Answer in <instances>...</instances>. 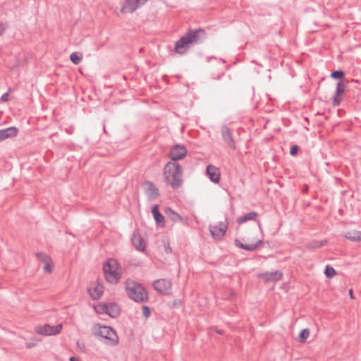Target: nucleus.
I'll list each match as a JSON object with an SVG mask.
<instances>
[{
	"label": "nucleus",
	"instance_id": "nucleus-40",
	"mask_svg": "<svg viewBox=\"0 0 361 361\" xmlns=\"http://www.w3.org/2000/svg\"><path fill=\"white\" fill-rule=\"evenodd\" d=\"M69 360L70 361H80L79 359L75 357H71Z\"/></svg>",
	"mask_w": 361,
	"mask_h": 361
},
{
	"label": "nucleus",
	"instance_id": "nucleus-6",
	"mask_svg": "<svg viewBox=\"0 0 361 361\" xmlns=\"http://www.w3.org/2000/svg\"><path fill=\"white\" fill-rule=\"evenodd\" d=\"M228 229L227 219L225 221H220L217 225H210L209 227V232L212 238L216 240H221L224 237Z\"/></svg>",
	"mask_w": 361,
	"mask_h": 361
},
{
	"label": "nucleus",
	"instance_id": "nucleus-15",
	"mask_svg": "<svg viewBox=\"0 0 361 361\" xmlns=\"http://www.w3.org/2000/svg\"><path fill=\"white\" fill-rule=\"evenodd\" d=\"M132 245L136 250L144 252L146 249V245L143 242V238L139 233H133L131 236Z\"/></svg>",
	"mask_w": 361,
	"mask_h": 361
},
{
	"label": "nucleus",
	"instance_id": "nucleus-7",
	"mask_svg": "<svg viewBox=\"0 0 361 361\" xmlns=\"http://www.w3.org/2000/svg\"><path fill=\"white\" fill-rule=\"evenodd\" d=\"M154 288L161 295H169L171 293V281L166 279H160L154 281Z\"/></svg>",
	"mask_w": 361,
	"mask_h": 361
},
{
	"label": "nucleus",
	"instance_id": "nucleus-13",
	"mask_svg": "<svg viewBox=\"0 0 361 361\" xmlns=\"http://www.w3.org/2000/svg\"><path fill=\"white\" fill-rule=\"evenodd\" d=\"M144 185L146 186V193L149 200H154L159 197L160 193L158 188L151 181H145Z\"/></svg>",
	"mask_w": 361,
	"mask_h": 361
},
{
	"label": "nucleus",
	"instance_id": "nucleus-25",
	"mask_svg": "<svg viewBox=\"0 0 361 361\" xmlns=\"http://www.w3.org/2000/svg\"><path fill=\"white\" fill-rule=\"evenodd\" d=\"M327 243L326 240H312L311 242L307 243L305 246L308 249H318L325 245Z\"/></svg>",
	"mask_w": 361,
	"mask_h": 361
},
{
	"label": "nucleus",
	"instance_id": "nucleus-44",
	"mask_svg": "<svg viewBox=\"0 0 361 361\" xmlns=\"http://www.w3.org/2000/svg\"><path fill=\"white\" fill-rule=\"evenodd\" d=\"M257 224H258L259 228L260 229H262V226H261V222H260V221H257Z\"/></svg>",
	"mask_w": 361,
	"mask_h": 361
},
{
	"label": "nucleus",
	"instance_id": "nucleus-5",
	"mask_svg": "<svg viewBox=\"0 0 361 361\" xmlns=\"http://www.w3.org/2000/svg\"><path fill=\"white\" fill-rule=\"evenodd\" d=\"M118 263L115 259H108L103 265V271L106 280L113 284L118 283L121 274L118 272Z\"/></svg>",
	"mask_w": 361,
	"mask_h": 361
},
{
	"label": "nucleus",
	"instance_id": "nucleus-31",
	"mask_svg": "<svg viewBox=\"0 0 361 361\" xmlns=\"http://www.w3.org/2000/svg\"><path fill=\"white\" fill-rule=\"evenodd\" d=\"M310 336V330L308 329H302L299 334V340L300 342H305Z\"/></svg>",
	"mask_w": 361,
	"mask_h": 361
},
{
	"label": "nucleus",
	"instance_id": "nucleus-18",
	"mask_svg": "<svg viewBox=\"0 0 361 361\" xmlns=\"http://www.w3.org/2000/svg\"><path fill=\"white\" fill-rule=\"evenodd\" d=\"M263 243L262 240H258L255 244H244L241 243L238 239H235L234 244L236 247L247 250V251H254L257 248H258Z\"/></svg>",
	"mask_w": 361,
	"mask_h": 361
},
{
	"label": "nucleus",
	"instance_id": "nucleus-9",
	"mask_svg": "<svg viewBox=\"0 0 361 361\" xmlns=\"http://www.w3.org/2000/svg\"><path fill=\"white\" fill-rule=\"evenodd\" d=\"M63 326L61 324L50 326L45 324L42 326H37L35 331L37 334L44 336H52L59 334L62 330Z\"/></svg>",
	"mask_w": 361,
	"mask_h": 361
},
{
	"label": "nucleus",
	"instance_id": "nucleus-38",
	"mask_svg": "<svg viewBox=\"0 0 361 361\" xmlns=\"http://www.w3.org/2000/svg\"><path fill=\"white\" fill-rule=\"evenodd\" d=\"M165 250L167 253L172 252V249L170 247L169 243H168L167 245H165Z\"/></svg>",
	"mask_w": 361,
	"mask_h": 361
},
{
	"label": "nucleus",
	"instance_id": "nucleus-19",
	"mask_svg": "<svg viewBox=\"0 0 361 361\" xmlns=\"http://www.w3.org/2000/svg\"><path fill=\"white\" fill-rule=\"evenodd\" d=\"M18 133V128L14 126L0 130V142L7 138L16 137Z\"/></svg>",
	"mask_w": 361,
	"mask_h": 361
},
{
	"label": "nucleus",
	"instance_id": "nucleus-27",
	"mask_svg": "<svg viewBox=\"0 0 361 361\" xmlns=\"http://www.w3.org/2000/svg\"><path fill=\"white\" fill-rule=\"evenodd\" d=\"M94 310L98 314H106L107 304L99 302L94 306Z\"/></svg>",
	"mask_w": 361,
	"mask_h": 361
},
{
	"label": "nucleus",
	"instance_id": "nucleus-10",
	"mask_svg": "<svg viewBox=\"0 0 361 361\" xmlns=\"http://www.w3.org/2000/svg\"><path fill=\"white\" fill-rule=\"evenodd\" d=\"M221 136L225 144L232 150L236 149V145L233 134L229 128L226 125L221 128Z\"/></svg>",
	"mask_w": 361,
	"mask_h": 361
},
{
	"label": "nucleus",
	"instance_id": "nucleus-36",
	"mask_svg": "<svg viewBox=\"0 0 361 361\" xmlns=\"http://www.w3.org/2000/svg\"><path fill=\"white\" fill-rule=\"evenodd\" d=\"M77 345L78 348L81 350V352H85V345L83 343L77 342Z\"/></svg>",
	"mask_w": 361,
	"mask_h": 361
},
{
	"label": "nucleus",
	"instance_id": "nucleus-12",
	"mask_svg": "<svg viewBox=\"0 0 361 361\" xmlns=\"http://www.w3.org/2000/svg\"><path fill=\"white\" fill-rule=\"evenodd\" d=\"M206 173L212 182L214 183H219L221 173L219 168L209 164L207 166Z\"/></svg>",
	"mask_w": 361,
	"mask_h": 361
},
{
	"label": "nucleus",
	"instance_id": "nucleus-2",
	"mask_svg": "<svg viewBox=\"0 0 361 361\" xmlns=\"http://www.w3.org/2000/svg\"><path fill=\"white\" fill-rule=\"evenodd\" d=\"M183 170L180 164L169 161L163 169V177L166 185L174 190L180 188L183 184Z\"/></svg>",
	"mask_w": 361,
	"mask_h": 361
},
{
	"label": "nucleus",
	"instance_id": "nucleus-21",
	"mask_svg": "<svg viewBox=\"0 0 361 361\" xmlns=\"http://www.w3.org/2000/svg\"><path fill=\"white\" fill-rule=\"evenodd\" d=\"M164 212L166 216L175 223L183 221V217L173 211L171 207H166Z\"/></svg>",
	"mask_w": 361,
	"mask_h": 361
},
{
	"label": "nucleus",
	"instance_id": "nucleus-22",
	"mask_svg": "<svg viewBox=\"0 0 361 361\" xmlns=\"http://www.w3.org/2000/svg\"><path fill=\"white\" fill-rule=\"evenodd\" d=\"M344 237L352 242L361 241V231H350L344 233Z\"/></svg>",
	"mask_w": 361,
	"mask_h": 361
},
{
	"label": "nucleus",
	"instance_id": "nucleus-43",
	"mask_svg": "<svg viewBox=\"0 0 361 361\" xmlns=\"http://www.w3.org/2000/svg\"><path fill=\"white\" fill-rule=\"evenodd\" d=\"M180 300H176L175 302H174V305H180Z\"/></svg>",
	"mask_w": 361,
	"mask_h": 361
},
{
	"label": "nucleus",
	"instance_id": "nucleus-3",
	"mask_svg": "<svg viewBox=\"0 0 361 361\" xmlns=\"http://www.w3.org/2000/svg\"><path fill=\"white\" fill-rule=\"evenodd\" d=\"M125 290L128 298L136 302H147L149 300L146 288L141 283L132 279H128L126 281Z\"/></svg>",
	"mask_w": 361,
	"mask_h": 361
},
{
	"label": "nucleus",
	"instance_id": "nucleus-29",
	"mask_svg": "<svg viewBox=\"0 0 361 361\" xmlns=\"http://www.w3.org/2000/svg\"><path fill=\"white\" fill-rule=\"evenodd\" d=\"M324 274L326 278L331 279L336 274V271L333 267L326 265L324 269Z\"/></svg>",
	"mask_w": 361,
	"mask_h": 361
},
{
	"label": "nucleus",
	"instance_id": "nucleus-11",
	"mask_svg": "<svg viewBox=\"0 0 361 361\" xmlns=\"http://www.w3.org/2000/svg\"><path fill=\"white\" fill-rule=\"evenodd\" d=\"M148 0H126L125 4L121 7V13H133Z\"/></svg>",
	"mask_w": 361,
	"mask_h": 361
},
{
	"label": "nucleus",
	"instance_id": "nucleus-37",
	"mask_svg": "<svg viewBox=\"0 0 361 361\" xmlns=\"http://www.w3.org/2000/svg\"><path fill=\"white\" fill-rule=\"evenodd\" d=\"M6 26L4 23H0V35H3L6 31Z\"/></svg>",
	"mask_w": 361,
	"mask_h": 361
},
{
	"label": "nucleus",
	"instance_id": "nucleus-32",
	"mask_svg": "<svg viewBox=\"0 0 361 361\" xmlns=\"http://www.w3.org/2000/svg\"><path fill=\"white\" fill-rule=\"evenodd\" d=\"M142 315L145 318L147 319L151 314V310L147 305H143L142 307Z\"/></svg>",
	"mask_w": 361,
	"mask_h": 361
},
{
	"label": "nucleus",
	"instance_id": "nucleus-42",
	"mask_svg": "<svg viewBox=\"0 0 361 361\" xmlns=\"http://www.w3.org/2000/svg\"><path fill=\"white\" fill-rule=\"evenodd\" d=\"M216 332L218 334H221V335H222L224 334V331L223 330H216Z\"/></svg>",
	"mask_w": 361,
	"mask_h": 361
},
{
	"label": "nucleus",
	"instance_id": "nucleus-16",
	"mask_svg": "<svg viewBox=\"0 0 361 361\" xmlns=\"http://www.w3.org/2000/svg\"><path fill=\"white\" fill-rule=\"evenodd\" d=\"M152 214L153 215L156 224L160 227H164L165 218L164 215L159 212V206L157 204H155L152 207Z\"/></svg>",
	"mask_w": 361,
	"mask_h": 361
},
{
	"label": "nucleus",
	"instance_id": "nucleus-26",
	"mask_svg": "<svg viewBox=\"0 0 361 361\" xmlns=\"http://www.w3.org/2000/svg\"><path fill=\"white\" fill-rule=\"evenodd\" d=\"M82 56L78 52H73L70 56L71 62L75 65H78L82 61Z\"/></svg>",
	"mask_w": 361,
	"mask_h": 361
},
{
	"label": "nucleus",
	"instance_id": "nucleus-30",
	"mask_svg": "<svg viewBox=\"0 0 361 361\" xmlns=\"http://www.w3.org/2000/svg\"><path fill=\"white\" fill-rule=\"evenodd\" d=\"M331 77L335 80H341L345 77V72L342 70L332 71Z\"/></svg>",
	"mask_w": 361,
	"mask_h": 361
},
{
	"label": "nucleus",
	"instance_id": "nucleus-20",
	"mask_svg": "<svg viewBox=\"0 0 361 361\" xmlns=\"http://www.w3.org/2000/svg\"><path fill=\"white\" fill-rule=\"evenodd\" d=\"M121 313V308L119 305L115 302L107 304L106 314L112 318H116L119 316Z\"/></svg>",
	"mask_w": 361,
	"mask_h": 361
},
{
	"label": "nucleus",
	"instance_id": "nucleus-14",
	"mask_svg": "<svg viewBox=\"0 0 361 361\" xmlns=\"http://www.w3.org/2000/svg\"><path fill=\"white\" fill-rule=\"evenodd\" d=\"M345 92V85L341 81H339L336 84V92L334 93V95L333 97V105L334 106H338L341 101L342 97L341 95Z\"/></svg>",
	"mask_w": 361,
	"mask_h": 361
},
{
	"label": "nucleus",
	"instance_id": "nucleus-35",
	"mask_svg": "<svg viewBox=\"0 0 361 361\" xmlns=\"http://www.w3.org/2000/svg\"><path fill=\"white\" fill-rule=\"evenodd\" d=\"M8 96H9L8 92H6V93H4V94H2V96L1 97L0 100H1V102H8V99H8Z\"/></svg>",
	"mask_w": 361,
	"mask_h": 361
},
{
	"label": "nucleus",
	"instance_id": "nucleus-28",
	"mask_svg": "<svg viewBox=\"0 0 361 361\" xmlns=\"http://www.w3.org/2000/svg\"><path fill=\"white\" fill-rule=\"evenodd\" d=\"M35 255H36L37 259L41 261L43 263H46L47 262H51V257L45 252H37L35 254Z\"/></svg>",
	"mask_w": 361,
	"mask_h": 361
},
{
	"label": "nucleus",
	"instance_id": "nucleus-23",
	"mask_svg": "<svg viewBox=\"0 0 361 361\" xmlns=\"http://www.w3.org/2000/svg\"><path fill=\"white\" fill-rule=\"evenodd\" d=\"M90 296L94 300H98L101 298L104 293V288L102 286L98 284L93 288L92 290L89 289Z\"/></svg>",
	"mask_w": 361,
	"mask_h": 361
},
{
	"label": "nucleus",
	"instance_id": "nucleus-24",
	"mask_svg": "<svg viewBox=\"0 0 361 361\" xmlns=\"http://www.w3.org/2000/svg\"><path fill=\"white\" fill-rule=\"evenodd\" d=\"M258 217V214L256 212H250L246 213L245 215L239 217L237 220L239 224H242L250 220H257Z\"/></svg>",
	"mask_w": 361,
	"mask_h": 361
},
{
	"label": "nucleus",
	"instance_id": "nucleus-41",
	"mask_svg": "<svg viewBox=\"0 0 361 361\" xmlns=\"http://www.w3.org/2000/svg\"><path fill=\"white\" fill-rule=\"evenodd\" d=\"M35 345L34 343H26V347L27 348H31L32 347H33Z\"/></svg>",
	"mask_w": 361,
	"mask_h": 361
},
{
	"label": "nucleus",
	"instance_id": "nucleus-1",
	"mask_svg": "<svg viewBox=\"0 0 361 361\" xmlns=\"http://www.w3.org/2000/svg\"><path fill=\"white\" fill-rule=\"evenodd\" d=\"M207 37V32L202 28L189 29L176 42L173 51L176 54L183 55L192 46L202 43Z\"/></svg>",
	"mask_w": 361,
	"mask_h": 361
},
{
	"label": "nucleus",
	"instance_id": "nucleus-33",
	"mask_svg": "<svg viewBox=\"0 0 361 361\" xmlns=\"http://www.w3.org/2000/svg\"><path fill=\"white\" fill-rule=\"evenodd\" d=\"M300 149V147L297 145H293L291 146L290 149V154L293 157H295L298 154V151Z\"/></svg>",
	"mask_w": 361,
	"mask_h": 361
},
{
	"label": "nucleus",
	"instance_id": "nucleus-17",
	"mask_svg": "<svg viewBox=\"0 0 361 361\" xmlns=\"http://www.w3.org/2000/svg\"><path fill=\"white\" fill-rule=\"evenodd\" d=\"M260 277L264 280L265 283L271 281H277L282 279L283 274L279 271L274 272H267L260 275Z\"/></svg>",
	"mask_w": 361,
	"mask_h": 361
},
{
	"label": "nucleus",
	"instance_id": "nucleus-34",
	"mask_svg": "<svg viewBox=\"0 0 361 361\" xmlns=\"http://www.w3.org/2000/svg\"><path fill=\"white\" fill-rule=\"evenodd\" d=\"M44 270L48 273L52 272V261L44 263Z\"/></svg>",
	"mask_w": 361,
	"mask_h": 361
},
{
	"label": "nucleus",
	"instance_id": "nucleus-39",
	"mask_svg": "<svg viewBox=\"0 0 361 361\" xmlns=\"http://www.w3.org/2000/svg\"><path fill=\"white\" fill-rule=\"evenodd\" d=\"M349 295H350V298H352V299L355 298L354 295H353V290L352 288L349 290Z\"/></svg>",
	"mask_w": 361,
	"mask_h": 361
},
{
	"label": "nucleus",
	"instance_id": "nucleus-4",
	"mask_svg": "<svg viewBox=\"0 0 361 361\" xmlns=\"http://www.w3.org/2000/svg\"><path fill=\"white\" fill-rule=\"evenodd\" d=\"M92 333L95 336H101L108 340L109 344L111 346H116L118 344V336L116 331L110 326L96 324L92 328Z\"/></svg>",
	"mask_w": 361,
	"mask_h": 361
},
{
	"label": "nucleus",
	"instance_id": "nucleus-8",
	"mask_svg": "<svg viewBox=\"0 0 361 361\" xmlns=\"http://www.w3.org/2000/svg\"><path fill=\"white\" fill-rule=\"evenodd\" d=\"M187 152L186 147L183 145H173L169 154V157L171 159L170 161L176 162L183 159L186 156Z\"/></svg>",
	"mask_w": 361,
	"mask_h": 361
}]
</instances>
